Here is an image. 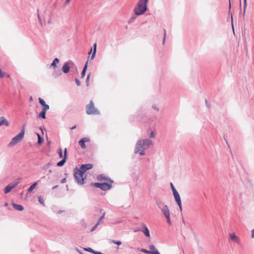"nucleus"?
I'll use <instances>...</instances> for the list:
<instances>
[{"label":"nucleus","instance_id":"f257e3e1","mask_svg":"<svg viewBox=\"0 0 254 254\" xmlns=\"http://www.w3.org/2000/svg\"><path fill=\"white\" fill-rule=\"evenodd\" d=\"M93 167L92 164H82L78 169L77 167L74 169V177L75 181L79 185H82L84 183L83 174L88 170L91 169Z\"/></svg>","mask_w":254,"mask_h":254},{"label":"nucleus","instance_id":"f03ea898","mask_svg":"<svg viewBox=\"0 0 254 254\" xmlns=\"http://www.w3.org/2000/svg\"><path fill=\"white\" fill-rule=\"evenodd\" d=\"M152 142L149 139L138 140L135 144L134 153H139L140 156L145 154V150L152 144Z\"/></svg>","mask_w":254,"mask_h":254},{"label":"nucleus","instance_id":"7ed1b4c3","mask_svg":"<svg viewBox=\"0 0 254 254\" xmlns=\"http://www.w3.org/2000/svg\"><path fill=\"white\" fill-rule=\"evenodd\" d=\"M149 0H139L133 9L136 15L143 14L147 10V3Z\"/></svg>","mask_w":254,"mask_h":254},{"label":"nucleus","instance_id":"20e7f679","mask_svg":"<svg viewBox=\"0 0 254 254\" xmlns=\"http://www.w3.org/2000/svg\"><path fill=\"white\" fill-rule=\"evenodd\" d=\"M25 125H23L22 126L20 133L16 135L14 137H13L11 141L8 144V147H11L15 145L16 144L20 142L22 140L25 134Z\"/></svg>","mask_w":254,"mask_h":254},{"label":"nucleus","instance_id":"39448f33","mask_svg":"<svg viewBox=\"0 0 254 254\" xmlns=\"http://www.w3.org/2000/svg\"><path fill=\"white\" fill-rule=\"evenodd\" d=\"M109 183H91V185L92 186H94L97 188H100L103 190H109L111 187H112V184L113 182L112 180H111V179L109 178Z\"/></svg>","mask_w":254,"mask_h":254},{"label":"nucleus","instance_id":"423d86ee","mask_svg":"<svg viewBox=\"0 0 254 254\" xmlns=\"http://www.w3.org/2000/svg\"><path fill=\"white\" fill-rule=\"evenodd\" d=\"M86 113L88 115H99L100 112L94 107L93 102L91 100L89 104L86 106Z\"/></svg>","mask_w":254,"mask_h":254},{"label":"nucleus","instance_id":"0eeeda50","mask_svg":"<svg viewBox=\"0 0 254 254\" xmlns=\"http://www.w3.org/2000/svg\"><path fill=\"white\" fill-rule=\"evenodd\" d=\"M71 65H73L76 68V67L75 65L71 61H68L67 62H65L64 64L62 67V70L63 72L64 73H68L70 70Z\"/></svg>","mask_w":254,"mask_h":254},{"label":"nucleus","instance_id":"6e6552de","mask_svg":"<svg viewBox=\"0 0 254 254\" xmlns=\"http://www.w3.org/2000/svg\"><path fill=\"white\" fill-rule=\"evenodd\" d=\"M18 184V182L17 183H11L8 184L7 186H6L4 189V191L5 193H8L12 189L15 188L17 185Z\"/></svg>","mask_w":254,"mask_h":254},{"label":"nucleus","instance_id":"1a4fd4ad","mask_svg":"<svg viewBox=\"0 0 254 254\" xmlns=\"http://www.w3.org/2000/svg\"><path fill=\"white\" fill-rule=\"evenodd\" d=\"M90 141V139L88 137H85L81 138L78 142L79 145L82 149H85L86 148V146L85 145V142H89Z\"/></svg>","mask_w":254,"mask_h":254},{"label":"nucleus","instance_id":"9d476101","mask_svg":"<svg viewBox=\"0 0 254 254\" xmlns=\"http://www.w3.org/2000/svg\"><path fill=\"white\" fill-rule=\"evenodd\" d=\"M67 155V149L65 148L64 149V157L62 159V160H61L60 161H59V162L57 163V165L58 166L62 167L64 165V164L65 163L66 160Z\"/></svg>","mask_w":254,"mask_h":254},{"label":"nucleus","instance_id":"9b49d317","mask_svg":"<svg viewBox=\"0 0 254 254\" xmlns=\"http://www.w3.org/2000/svg\"><path fill=\"white\" fill-rule=\"evenodd\" d=\"M140 231H142L144 235L148 238H150V233L149 231L147 228V227L144 224H142L141 225V229H140Z\"/></svg>","mask_w":254,"mask_h":254},{"label":"nucleus","instance_id":"f8f14e48","mask_svg":"<svg viewBox=\"0 0 254 254\" xmlns=\"http://www.w3.org/2000/svg\"><path fill=\"white\" fill-rule=\"evenodd\" d=\"M161 210L165 217L170 216V210L167 205H163Z\"/></svg>","mask_w":254,"mask_h":254},{"label":"nucleus","instance_id":"ddd939ff","mask_svg":"<svg viewBox=\"0 0 254 254\" xmlns=\"http://www.w3.org/2000/svg\"><path fill=\"white\" fill-rule=\"evenodd\" d=\"M54 69V71L52 73V75L53 77H54L55 78H57L62 74V70L60 68L57 67L56 68Z\"/></svg>","mask_w":254,"mask_h":254},{"label":"nucleus","instance_id":"4468645a","mask_svg":"<svg viewBox=\"0 0 254 254\" xmlns=\"http://www.w3.org/2000/svg\"><path fill=\"white\" fill-rule=\"evenodd\" d=\"M140 251L147 254H160L158 251H149L144 249H141Z\"/></svg>","mask_w":254,"mask_h":254},{"label":"nucleus","instance_id":"2eb2a0df","mask_svg":"<svg viewBox=\"0 0 254 254\" xmlns=\"http://www.w3.org/2000/svg\"><path fill=\"white\" fill-rule=\"evenodd\" d=\"M3 125L8 127L9 123L4 117H1L0 118V127Z\"/></svg>","mask_w":254,"mask_h":254},{"label":"nucleus","instance_id":"dca6fc26","mask_svg":"<svg viewBox=\"0 0 254 254\" xmlns=\"http://www.w3.org/2000/svg\"><path fill=\"white\" fill-rule=\"evenodd\" d=\"M173 195L177 203L181 202L180 195L178 191H175V192H173Z\"/></svg>","mask_w":254,"mask_h":254},{"label":"nucleus","instance_id":"f3484780","mask_svg":"<svg viewBox=\"0 0 254 254\" xmlns=\"http://www.w3.org/2000/svg\"><path fill=\"white\" fill-rule=\"evenodd\" d=\"M13 207L18 211H22L24 209V207L20 204H17L14 203L12 204Z\"/></svg>","mask_w":254,"mask_h":254},{"label":"nucleus","instance_id":"a211bd4d","mask_svg":"<svg viewBox=\"0 0 254 254\" xmlns=\"http://www.w3.org/2000/svg\"><path fill=\"white\" fill-rule=\"evenodd\" d=\"M84 250L94 254H104L100 252L95 251L90 248H84Z\"/></svg>","mask_w":254,"mask_h":254},{"label":"nucleus","instance_id":"6ab92c4d","mask_svg":"<svg viewBox=\"0 0 254 254\" xmlns=\"http://www.w3.org/2000/svg\"><path fill=\"white\" fill-rule=\"evenodd\" d=\"M87 66H88V61H87L86 63H85V64L83 67V68L82 69V71L81 72V78H83L85 76L86 71L87 70Z\"/></svg>","mask_w":254,"mask_h":254},{"label":"nucleus","instance_id":"aec40b11","mask_svg":"<svg viewBox=\"0 0 254 254\" xmlns=\"http://www.w3.org/2000/svg\"><path fill=\"white\" fill-rule=\"evenodd\" d=\"M60 62L59 59L58 58H55L53 62L51 64V67H53L54 68H56L58 67L57 65V64L59 62Z\"/></svg>","mask_w":254,"mask_h":254},{"label":"nucleus","instance_id":"412c9836","mask_svg":"<svg viewBox=\"0 0 254 254\" xmlns=\"http://www.w3.org/2000/svg\"><path fill=\"white\" fill-rule=\"evenodd\" d=\"M96 48H97V44H96V43H95L93 45V49H94L93 52L92 53V54L90 57V59L91 60H93L95 58L96 53Z\"/></svg>","mask_w":254,"mask_h":254},{"label":"nucleus","instance_id":"4be33fe9","mask_svg":"<svg viewBox=\"0 0 254 254\" xmlns=\"http://www.w3.org/2000/svg\"><path fill=\"white\" fill-rule=\"evenodd\" d=\"M46 112L42 110V111L38 115V117L39 118L45 119L46 118Z\"/></svg>","mask_w":254,"mask_h":254},{"label":"nucleus","instance_id":"5701e85b","mask_svg":"<svg viewBox=\"0 0 254 254\" xmlns=\"http://www.w3.org/2000/svg\"><path fill=\"white\" fill-rule=\"evenodd\" d=\"M98 180L102 181H106L107 180L109 181V178L105 177L103 174H101L98 176L97 178Z\"/></svg>","mask_w":254,"mask_h":254},{"label":"nucleus","instance_id":"b1692460","mask_svg":"<svg viewBox=\"0 0 254 254\" xmlns=\"http://www.w3.org/2000/svg\"><path fill=\"white\" fill-rule=\"evenodd\" d=\"M38 184V182H35L32 185L30 186V187L28 189V192H32L33 190L36 188V186Z\"/></svg>","mask_w":254,"mask_h":254},{"label":"nucleus","instance_id":"393cba45","mask_svg":"<svg viewBox=\"0 0 254 254\" xmlns=\"http://www.w3.org/2000/svg\"><path fill=\"white\" fill-rule=\"evenodd\" d=\"M137 15H136L135 14L134 15H132L128 20L127 21L128 24H131L135 21L136 20L137 17Z\"/></svg>","mask_w":254,"mask_h":254},{"label":"nucleus","instance_id":"a878e982","mask_svg":"<svg viewBox=\"0 0 254 254\" xmlns=\"http://www.w3.org/2000/svg\"><path fill=\"white\" fill-rule=\"evenodd\" d=\"M156 204L158 206V207L161 209L163 205H165V204H164L163 202L161 201L160 200H157L156 201Z\"/></svg>","mask_w":254,"mask_h":254},{"label":"nucleus","instance_id":"bb28decb","mask_svg":"<svg viewBox=\"0 0 254 254\" xmlns=\"http://www.w3.org/2000/svg\"><path fill=\"white\" fill-rule=\"evenodd\" d=\"M37 135H38V143L39 144H41L43 143V141H44V138L38 133H37Z\"/></svg>","mask_w":254,"mask_h":254},{"label":"nucleus","instance_id":"cd10ccee","mask_svg":"<svg viewBox=\"0 0 254 254\" xmlns=\"http://www.w3.org/2000/svg\"><path fill=\"white\" fill-rule=\"evenodd\" d=\"M38 201L41 204H42L43 206L45 205V204H44V200L43 199V198L42 197V196H39L38 197Z\"/></svg>","mask_w":254,"mask_h":254},{"label":"nucleus","instance_id":"c85d7f7f","mask_svg":"<svg viewBox=\"0 0 254 254\" xmlns=\"http://www.w3.org/2000/svg\"><path fill=\"white\" fill-rule=\"evenodd\" d=\"M230 237L231 240L232 241H234L236 239H237V237L234 233H233L232 234H230Z\"/></svg>","mask_w":254,"mask_h":254},{"label":"nucleus","instance_id":"c756f323","mask_svg":"<svg viewBox=\"0 0 254 254\" xmlns=\"http://www.w3.org/2000/svg\"><path fill=\"white\" fill-rule=\"evenodd\" d=\"M111 243H113V244H116L118 246H120L122 244V242L121 241H115V240H112L111 241Z\"/></svg>","mask_w":254,"mask_h":254},{"label":"nucleus","instance_id":"7c9ffc66","mask_svg":"<svg viewBox=\"0 0 254 254\" xmlns=\"http://www.w3.org/2000/svg\"><path fill=\"white\" fill-rule=\"evenodd\" d=\"M49 106L48 104H46L45 105L43 106L42 110L47 112V111L49 110Z\"/></svg>","mask_w":254,"mask_h":254},{"label":"nucleus","instance_id":"2f4dec72","mask_svg":"<svg viewBox=\"0 0 254 254\" xmlns=\"http://www.w3.org/2000/svg\"><path fill=\"white\" fill-rule=\"evenodd\" d=\"M39 100V103L43 106V105H45L46 104V102L45 101H44V99L41 98H39L38 99Z\"/></svg>","mask_w":254,"mask_h":254},{"label":"nucleus","instance_id":"473e14b6","mask_svg":"<svg viewBox=\"0 0 254 254\" xmlns=\"http://www.w3.org/2000/svg\"><path fill=\"white\" fill-rule=\"evenodd\" d=\"M105 215V212H104L103 215L99 218V219L98 220V221H97V223H99V224H100V223H101V221L104 218Z\"/></svg>","mask_w":254,"mask_h":254},{"label":"nucleus","instance_id":"72a5a7b5","mask_svg":"<svg viewBox=\"0 0 254 254\" xmlns=\"http://www.w3.org/2000/svg\"><path fill=\"white\" fill-rule=\"evenodd\" d=\"M244 12H243V17L245 16L246 8V7H247V0H244Z\"/></svg>","mask_w":254,"mask_h":254},{"label":"nucleus","instance_id":"f704fd0d","mask_svg":"<svg viewBox=\"0 0 254 254\" xmlns=\"http://www.w3.org/2000/svg\"><path fill=\"white\" fill-rule=\"evenodd\" d=\"M170 186H171V188L172 190L173 193L175 192V191H178L172 183H170Z\"/></svg>","mask_w":254,"mask_h":254},{"label":"nucleus","instance_id":"c9c22d12","mask_svg":"<svg viewBox=\"0 0 254 254\" xmlns=\"http://www.w3.org/2000/svg\"><path fill=\"white\" fill-rule=\"evenodd\" d=\"M58 153L59 154V156L60 158H62L63 157V151H62V149L61 148H59L58 149Z\"/></svg>","mask_w":254,"mask_h":254},{"label":"nucleus","instance_id":"e433bc0d","mask_svg":"<svg viewBox=\"0 0 254 254\" xmlns=\"http://www.w3.org/2000/svg\"><path fill=\"white\" fill-rule=\"evenodd\" d=\"M149 248L150 249L149 251H158L156 249L155 246L154 245H150L149 246Z\"/></svg>","mask_w":254,"mask_h":254},{"label":"nucleus","instance_id":"4c0bfd02","mask_svg":"<svg viewBox=\"0 0 254 254\" xmlns=\"http://www.w3.org/2000/svg\"><path fill=\"white\" fill-rule=\"evenodd\" d=\"M90 73H89L87 77H86V85L87 86H89V78H90Z\"/></svg>","mask_w":254,"mask_h":254},{"label":"nucleus","instance_id":"58836bf2","mask_svg":"<svg viewBox=\"0 0 254 254\" xmlns=\"http://www.w3.org/2000/svg\"><path fill=\"white\" fill-rule=\"evenodd\" d=\"M164 37H163V44H164V43H165V39H166V30L165 29H164Z\"/></svg>","mask_w":254,"mask_h":254},{"label":"nucleus","instance_id":"ea45409f","mask_svg":"<svg viewBox=\"0 0 254 254\" xmlns=\"http://www.w3.org/2000/svg\"><path fill=\"white\" fill-rule=\"evenodd\" d=\"M5 75V72L2 71L1 68H0V77L2 78Z\"/></svg>","mask_w":254,"mask_h":254},{"label":"nucleus","instance_id":"a19ab883","mask_svg":"<svg viewBox=\"0 0 254 254\" xmlns=\"http://www.w3.org/2000/svg\"><path fill=\"white\" fill-rule=\"evenodd\" d=\"M166 219H167V223H168L169 225H171V224H172V222H171V219H170V216H168V217H166Z\"/></svg>","mask_w":254,"mask_h":254},{"label":"nucleus","instance_id":"79ce46f5","mask_svg":"<svg viewBox=\"0 0 254 254\" xmlns=\"http://www.w3.org/2000/svg\"><path fill=\"white\" fill-rule=\"evenodd\" d=\"M99 223H97L94 226H93L92 227V228L91 229V232H93L96 229V228L97 227V226L99 225Z\"/></svg>","mask_w":254,"mask_h":254},{"label":"nucleus","instance_id":"37998d69","mask_svg":"<svg viewBox=\"0 0 254 254\" xmlns=\"http://www.w3.org/2000/svg\"><path fill=\"white\" fill-rule=\"evenodd\" d=\"M50 166H51V163H48L44 166V169H45V170L47 169Z\"/></svg>","mask_w":254,"mask_h":254},{"label":"nucleus","instance_id":"c03bdc74","mask_svg":"<svg viewBox=\"0 0 254 254\" xmlns=\"http://www.w3.org/2000/svg\"><path fill=\"white\" fill-rule=\"evenodd\" d=\"M75 81L76 84H77V86L80 85V82L78 78H76L75 79Z\"/></svg>","mask_w":254,"mask_h":254},{"label":"nucleus","instance_id":"a18cd8bd","mask_svg":"<svg viewBox=\"0 0 254 254\" xmlns=\"http://www.w3.org/2000/svg\"><path fill=\"white\" fill-rule=\"evenodd\" d=\"M181 211H182V202L177 203Z\"/></svg>","mask_w":254,"mask_h":254},{"label":"nucleus","instance_id":"49530a36","mask_svg":"<svg viewBox=\"0 0 254 254\" xmlns=\"http://www.w3.org/2000/svg\"><path fill=\"white\" fill-rule=\"evenodd\" d=\"M152 108L155 110L159 111V108L154 105L152 106Z\"/></svg>","mask_w":254,"mask_h":254},{"label":"nucleus","instance_id":"de8ad7c7","mask_svg":"<svg viewBox=\"0 0 254 254\" xmlns=\"http://www.w3.org/2000/svg\"><path fill=\"white\" fill-rule=\"evenodd\" d=\"M66 182V178H63L61 181V183L62 184H64V183H65Z\"/></svg>","mask_w":254,"mask_h":254},{"label":"nucleus","instance_id":"09e8293b","mask_svg":"<svg viewBox=\"0 0 254 254\" xmlns=\"http://www.w3.org/2000/svg\"><path fill=\"white\" fill-rule=\"evenodd\" d=\"M154 137H155V135H154L153 132H151V133H150V137L154 138Z\"/></svg>","mask_w":254,"mask_h":254},{"label":"nucleus","instance_id":"8fccbe9b","mask_svg":"<svg viewBox=\"0 0 254 254\" xmlns=\"http://www.w3.org/2000/svg\"><path fill=\"white\" fill-rule=\"evenodd\" d=\"M252 237L254 238V229L252 231Z\"/></svg>","mask_w":254,"mask_h":254},{"label":"nucleus","instance_id":"3c124183","mask_svg":"<svg viewBox=\"0 0 254 254\" xmlns=\"http://www.w3.org/2000/svg\"><path fill=\"white\" fill-rule=\"evenodd\" d=\"M76 127V125H75L74 126H73V127H71L70 128V129L73 130V129H75Z\"/></svg>","mask_w":254,"mask_h":254},{"label":"nucleus","instance_id":"603ef678","mask_svg":"<svg viewBox=\"0 0 254 254\" xmlns=\"http://www.w3.org/2000/svg\"><path fill=\"white\" fill-rule=\"evenodd\" d=\"M139 231H140V229H135V230H133V232L136 233V232H138Z\"/></svg>","mask_w":254,"mask_h":254},{"label":"nucleus","instance_id":"864d4df0","mask_svg":"<svg viewBox=\"0 0 254 254\" xmlns=\"http://www.w3.org/2000/svg\"><path fill=\"white\" fill-rule=\"evenodd\" d=\"M58 187V185H56V186H54L53 188H52V189L54 190V189H56V188H57Z\"/></svg>","mask_w":254,"mask_h":254},{"label":"nucleus","instance_id":"5fc2aeb1","mask_svg":"<svg viewBox=\"0 0 254 254\" xmlns=\"http://www.w3.org/2000/svg\"><path fill=\"white\" fill-rule=\"evenodd\" d=\"M64 211V210H59L58 212V213L59 214H61L62 213H63Z\"/></svg>","mask_w":254,"mask_h":254},{"label":"nucleus","instance_id":"6e6d98bb","mask_svg":"<svg viewBox=\"0 0 254 254\" xmlns=\"http://www.w3.org/2000/svg\"><path fill=\"white\" fill-rule=\"evenodd\" d=\"M231 18H232V24H233V17H232V14H231ZM232 27H233V29L234 30L233 25H232Z\"/></svg>","mask_w":254,"mask_h":254},{"label":"nucleus","instance_id":"4d7b16f0","mask_svg":"<svg viewBox=\"0 0 254 254\" xmlns=\"http://www.w3.org/2000/svg\"><path fill=\"white\" fill-rule=\"evenodd\" d=\"M121 222H122V221L120 220V221H117V222L115 223V224H118V223H120Z\"/></svg>","mask_w":254,"mask_h":254},{"label":"nucleus","instance_id":"13d9d810","mask_svg":"<svg viewBox=\"0 0 254 254\" xmlns=\"http://www.w3.org/2000/svg\"><path fill=\"white\" fill-rule=\"evenodd\" d=\"M229 10L231 9V2L230 0H229Z\"/></svg>","mask_w":254,"mask_h":254},{"label":"nucleus","instance_id":"bf43d9fd","mask_svg":"<svg viewBox=\"0 0 254 254\" xmlns=\"http://www.w3.org/2000/svg\"><path fill=\"white\" fill-rule=\"evenodd\" d=\"M76 250H77V252H78L80 254V253H82L81 252V251H79V249H78L77 248H76Z\"/></svg>","mask_w":254,"mask_h":254},{"label":"nucleus","instance_id":"052dcab7","mask_svg":"<svg viewBox=\"0 0 254 254\" xmlns=\"http://www.w3.org/2000/svg\"><path fill=\"white\" fill-rule=\"evenodd\" d=\"M8 203H7V202H5V203H4V206H8Z\"/></svg>","mask_w":254,"mask_h":254},{"label":"nucleus","instance_id":"680f3d73","mask_svg":"<svg viewBox=\"0 0 254 254\" xmlns=\"http://www.w3.org/2000/svg\"><path fill=\"white\" fill-rule=\"evenodd\" d=\"M92 48H91L90 51L88 54L90 55L92 53Z\"/></svg>","mask_w":254,"mask_h":254},{"label":"nucleus","instance_id":"e2e57ef3","mask_svg":"<svg viewBox=\"0 0 254 254\" xmlns=\"http://www.w3.org/2000/svg\"><path fill=\"white\" fill-rule=\"evenodd\" d=\"M49 173H51L52 172V170H49V171H48Z\"/></svg>","mask_w":254,"mask_h":254},{"label":"nucleus","instance_id":"0e129e2a","mask_svg":"<svg viewBox=\"0 0 254 254\" xmlns=\"http://www.w3.org/2000/svg\"><path fill=\"white\" fill-rule=\"evenodd\" d=\"M205 103H206V104L207 105V106H208V102H207V100H205Z\"/></svg>","mask_w":254,"mask_h":254},{"label":"nucleus","instance_id":"69168bd1","mask_svg":"<svg viewBox=\"0 0 254 254\" xmlns=\"http://www.w3.org/2000/svg\"><path fill=\"white\" fill-rule=\"evenodd\" d=\"M70 0H66V3H67L69 2Z\"/></svg>","mask_w":254,"mask_h":254},{"label":"nucleus","instance_id":"338daca9","mask_svg":"<svg viewBox=\"0 0 254 254\" xmlns=\"http://www.w3.org/2000/svg\"><path fill=\"white\" fill-rule=\"evenodd\" d=\"M240 7H241V0H240Z\"/></svg>","mask_w":254,"mask_h":254},{"label":"nucleus","instance_id":"774afa93","mask_svg":"<svg viewBox=\"0 0 254 254\" xmlns=\"http://www.w3.org/2000/svg\"><path fill=\"white\" fill-rule=\"evenodd\" d=\"M66 188H67V190H68V185H66Z\"/></svg>","mask_w":254,"mask_h":254}]
</instances>
